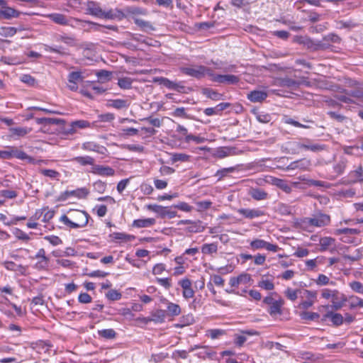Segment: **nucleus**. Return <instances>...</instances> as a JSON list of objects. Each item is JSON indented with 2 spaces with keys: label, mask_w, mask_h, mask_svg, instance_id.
I'll use <instances>...</instances> for the list:
<instances>
[{
  "label": "nucleus",
  "mask_w": 363,
  "mask_h": 363,
  "mask_svg": "<svg viewBox=\"0 0 363 363\" xmlns=\"http://www.w3.org/2000/svg\"><path fill=\"white\" fill-rule=\"evenodd\" d=\"M70 216L72 219L67 216L63 215L60 218V221L71 228L85 227L89 222V216L84 211L74 210L72 211Z\"/></svg>",
  "instance_id": "obj_1"
},
{
  "label": "nucleus",
  "mask_w": 363,
  "mask_h": 363,
  "mask_svg": "<svg viewBox=\"0 0 363 363\" xmlns=\"http://www.w3.org/2000/svg\"><path fill=\"white\" fill-rule=\"evenodd\" d=\"M330 223V216L328 214L318 213L313 216V218H303L301 219L299 225L302 228H308L309 227H324Z\"/></svg>",
  "instance_id": "obj_2"
},
{
  "label": "nucleus",
  "mask_w": 363,
  "mask_h": 363,
  "mask_svg": "<svg viewBox=\"0 0 363 363\" xmlns=\"http://www.w3.org/2000/svg\"><path fill=\"white\" fill-rule=\"evenodd\" d=\"M180 72L187 76L200 79L206 75H212V69L203 65H194L191 67H181Z\"/></svg>",
  "instance_id": "obj_3"
},
{
  "label": "nucleus",
  "mask_w": 363,
  "mask_h": 363,
  "mask_svg": "<svg viewBox=\"0 0 363 363\" xmlns=\"http://www.w3.org/2000/svg\"><path fill=\"white\" fill-rule=\"evenodd\" d=\"M6 150L9 160L17 158L21 160H26L29 164H35V160L33 157L29 156L24 151L16 147L8 146Z\"/></svg>",
  "instance_id": "obj_4"
},
{
  "label": "nucleus",
  "mask_w": 363,
  "mask_h": 363,
  "mask_svg": "<svg viewBox=\"0 0 363 363\" xmlns=\"http://www.w3.org/2000/svg\"><path fill=\"white\" fill-rule=\"evenodd\" d=\"M298 42L313 51L325 50L330 47V43H325L323 40H313L309 38L300 37Z\"/></svg>",
  "instance_id": "obj_5"
},
{
  "label": "nucleus",
  "mask_w": 363,
  "mask_h": 363,
  "mask_svg": "<svg viewBox=\"0 0 363 363\" xmlns=\"http://www.w3.org/2000/svg\"><path fill=\"white\" fill-rule=\"evenodd\" d=\"M304 140L306 142H308V145L306 143H301V141L294 143L295 147L298 150H310L313 152H318L323 150H325L326 148V145L323 144L319 143H313L308 138H305Z\"/></svg>",
  "instance_id": "obj_6"
},
{
  "label": "nucleus",
  "mask_w": 363,
  "mask_h": 363,
  "mask_svg": "<svg viewBox=\"0 0 363 363\" xmlns=\"http://www.w3.org/2000/svg\"><path fill=\"white\" fill-rule=\"evenodd\" d=\"M211 81L220 84H236L239 82L240 78L233 74H216L212 70V75L210 76Z\"/></svg>",
  "instance_id": "obj_7"
},
{
  "label": "nucleus",
  "mask_w": 363,
  "mask_h": 363,
  "mask_svg": "<svg viewBox=\"0 0 363 363\" xmlns=\"http://www.w3.org/2000/svg\"><path fill=\"white\" fill-rule=\"evenodd\" d=\"M147 208L157 213L162 218L168 217L169 218H172L177 216V212L175 211H172L168 207H163L157 204H150L147 206Z\"/></svg>",
  "instance_id": "obj_8"
},
{
  "label": "nucleus",
  "mask_w": 363,
  "mask_h": 363,
  "mask_svg": "<svg viewBox=\"0 0 363 363\" xmlns=\"http://www.w3.org/2000/svg\"><path fill=\"white\" fill-rule=\"evenodd\" d=\"M33 258H43L42 260H38L34 264V268L38 271L47 270L50 263V258L46 256L45 250L43 248L38 250Z\"/></svg>",
  "instance_id": "obj_9"
},
{
  "label": "nucleus",
  "mask_w": 363,
  "mask_h": 363,
  "mask_svg": "<svg viewBox=\"0 0 363 363\" xmlns=\"http://www.w3.org/2000/svg\"><path fill=\"white\" fill-rule=\"evenodd\" d=\"M89 191L86 187L79 188L76 190L72 191H65L62 193L60 196V200L65 201L69 196H75L78 199H85L89 195Z\"/></svg>",
  "instance_id": "obj_10"
},
{
  "label": "nucleus",
  "mask_w": 363,
  "mask_h": 363,
  "mask_svg": "<svg viewBox=\"0 0 363 363\" xmlns=\"http://www.w3.org/2000/svg\"><path fill=\"white\" fill-rule=\"evenodd\" d=\"M91 127V123L85 120H79L72 122L69 125L65 127L64 132L66 134L72 135L74 133L77 128L83 129Z\"/></svg>",
  "instance_id": "obj_11"
},
{
  "label": "nucleus",
  "mask_w": 363,
  "mask_h": 363,
  "mask_svg": "<svg viewBox=\"0 0 363 363\" xmlns=\"http://www.w3.org/2000/svg\"><path fill=\"white\" fill-rule=\"evenodd\" d=\"M126 18V15L124 12L118 9H111L108 11H104L103 12V15L101 18L108 19V20H118L121 21L123 18Z\"/></svg>",
  "instance_id": "obj_12"
},
{
  "label": "nucleus",
  "mask_w": 363,
  "mask_h": 363,
  "mask_svg": "<svg viewBox=\"0 0 363 363\" xmlns=\"http://www.w3.org/2000/svg\"><path fill=\"white\" fill-rule=\"evenodd\" d=\"M86 13L101 18L104 10L100 6V4L96 1H89L86 4Z\"/></svg>",
  "instance_id": "obj_13"
},
{
  "label": "nucleus",
  "mask_w": 363,
  "mask_h": 363,
  "mask_svg": "<svg viewBox=\"0 0 363 363\" xmlns=\"http://www.w3.org/2000/svg\"><path fill=\"white\" fill-rule=\"evenodd\" d=\"M179 285L182 288V296L185 299H189L194 296V291L191 288V281L189 279L185 278L179 281Z\"/></svg>",
  "instance_id": "obj_14"
},
{
  "label": "nucleus",
  "mask_w": 363,
  "mask_h": 363,
  "mask_svg": "<svg viewBox=\"0 0 363 363\" xmlns=\"http://www.w3.org/2000/svg\"><path fill=\"white\" fill-rule=\"evenodd\" d=\"M237 212L248 219H253L264 215V212L259 208H239Z\"/></svg>",
  "instance_id": "obj_15"
},
{
  "label": "nucleus",
  "mask_w": 363,
  "mask_h": 363,
  "mask_svg": "<svg viewBox=\"0 0 363 363\" xmlns=\"http://www.w3.org/2000/svg\"><path fill=\"white\" fill-rule=\"evenodd\" d=\"M91 172L99 176L111 177L115 174V170L109 166L94 165Z\"/></svg>",
  "instance_id": "obj_16"
},
{
  "label": "nucleus",
  "mask_w": 363,
  "mask_h": 363,
  "mask_svg": "<svg viewBox=\"0 0 363 363\" xmlns=\"http://www.w3.org/2000/svg\"><path fill=\"white\" fill-rule=\"evenodd\" d=\"M311 165V162L306 158H303L291 162L286 167L287 170H294L299 169L301 170H306Z\"/></svg>",
  "instance_id": "obj_17"
},
{
  "label": "nucleus",
  "mask_w": 363,
  "mask_h": 363,
  "mask_svg": "<svg viewBox=\"0 0 363 363\" xmlns=\"http://www.w3.org/2000/svg\"><path fill=\"white\" fill-rule=\"evenodd\" d=\"M330 319L331 322L335 326H340L344 322V317L340 313L328 311L322 318V321H325L327 319Z\"/></svg>",
  "instance_id": "obj_18"
},
{
  "label": "nucleus",
  "mask_w": 363,
  "mask_h": 363,
  "mask_svg": "<svg viewBox=\"0 0 363 363\" xmlns=\"http://www.w3.org/2000/svg\"><path fill=\"white\" fill-rule=\"evenodd\" d=\"M284 304V301L282 298H279L273 304L269 306L267 312L272 317H277L282 314L281 308Z\"/></svg>",
  "instance_id": "obj_19"
},
{
  "label": "nucleus",
  "mask_w": 363,
  "mask_h": 363,
  "mask_svg": "<svg viewBox=\"0 0 363 363\" xmlns=\"http://www.w3.org/2000/svg\"><path fill=\"white\" fill-rule=\"evenodd\" d=\"M267 96V93L264 91L254 90L247 94V99L253 103L262 102Z\"/></svg>",
  "instance_id": "obj_20"
},
{
  "label": "nucleus",
  "mask_w": 363,
  "mask_h": 363,
  "mask_svg": "<svg viewBox=\"0 0 363 363\" xmlns=\"http://www.w3.org/2000/svg\"><path fill=\"white\" fill-rule=\"evenodd\" d=\"M46 17L56 24L61 26L69 25V19L67 16L65 14L59 13H52L48 14Z\"/></svg>",
  "instance_id": "obj_21"
},
{
  "label": "nucleus",
  "mask_w": 363,
  "mask_h": 363,
  "mask_svg": "<svg viewBox=\"0 0 363 363\" xmlns=\"http://www.w3.org/2000/svg\"><path fill=\"white\" fill-rule=\"evenodd\" d=\"M3 10V18L11 19L12 18H18L21 15V12L14 9L13 8L7 6V2L5 0V4L0 5Z\"/></svg>",
  "instance_id": "obj_22"
},
{
  "label": "nucleus",
  "mask_w": 363,
  "mask_h": 363,
  "mask_svg": "<svg viewBox=\"0 0 363 363\" xmlns=\"http://www.w3.org/2000/svg\"><path fill=\"white\" fill-rule=\"evenodd\" d=\"M167 313L163 309H156L150 312V318L154 323H163L165 321Z\"/></svg>",
  "instance_id": "obj_23"
},
{
  "label": "nucleus",
  "mask_w": 363,
  "mask_h": 363,
  "mask_svg": "<svg viewBox=\"0 0 363 363\" xmlns=\"http://www.w3.org/2000/svg\"><path fill=\"white\" fill-rule=\"evenodd\" d=\"M271 184L279 188L286 194L291 193L292 189L287 181L277 177H271Z\"/></svg>",
  "instance_id": "obj_24"
},
{
  "label": "nucleus",
  "mask_w": 363,
  "mask_h": 363,
  "mask_svg": "<svg viewBox=\"0 0 363 363\" xmlns=\"http://www.w3.org/2000/svg\"><path fill=\"white\" fill-rule=\"evenodd\" d=\"M155 223L156 220L155 218H141L134 220L132 226L138 228H148L154 225Z\"/></svg>",
  "instance_id": "obj_25"
},
{
  "label": "nucleus",
  "mask_w": 363,
  "mask_h": 363,
  "mask_svg": "<svg viewBox=\"0 0 363 363\" xmlns=\"http://www.w3.org/2000/svg\"><path fill=\"white\" fill-rule=\"evenodd\" d=\"M249 195L256 201L265 200L268 198V194L260 188H251Z\"/></svg>",
  "instance_id": "obj_26"
},
{
  "label": "nucleus",
  "mask_w": 363,
  "mask_h": 363,
  "mask_svg": "<svg viewBox=\"0 0 363 363\" xmlns=\"http://www.w3.org/2000/svg\"><path fill=\"white\" fill-rule=\"evenodd\" d=\"M134 23L143 31L149 32L151 30H155V28L152 26V24L145 20L133 17Z\"/></svg>",
  "instance_id": "obj_27"
},
{
  "label": "nucleus",
  "mask_w": 363,
  "mask_h": 363,
  "mask_svg": "<svg viewBox=\"0 0 363 363\" xmlns=\"http://www.w3.org/2000/svg\"><path fill=\"white\" fill-rule=\"evenodd\" d=\"M130 104V103L128 100L117 99L110 100L108 106L120 110L128 108Z\"/></svg>",
  "instance_id": "obj_28"
},
{
  "label": "nucleus",
  "mask_w": 363,
  "mask_h": 363,
  "mask_svg": "<svg viewBox=\"0 0 363 363\" xmlns=\"http://www.w3.org/2000/svg\"><path fill=\"white\" fill-rule=\"evenodd\" d=\"M167 316L174 317L178 316L182 313V309L179 305L169 302L167 305Z\"/></svg>",
  "instance_id": "obj_29"
},
{
  "label": "nucleus",
  "mask_w": 363,
  "mask_h": 363,
  "mask_svg": "<svg viewBox=\"0 0 363 363\" xmlns=\"http://www.w3.org/2000/svg\"><path fill=\"white\" fill-rule=\"evenodd\" d=\"M202 348L204 349V351L199 352L197 354V357L199 358L203 359L208 358L211 360L216 359L217 354L216 352L211 350L208 346H203Z\"/></svg>",
  "instance_id": "obj_30"
},
{
  "label": "nucleus",
  "mask_w": 363,
  "mask_h": 363,
  "mask_svg": "<svg viewBox=\"0 0 363 363\" xmlns=\"http://www.w3.org/2000/svg\"><path fill=\"white\" fill-rule=\"evenodd\" d=\"M201 93L207 98H209L212 100L218 101L223 99V94L210 88L202 89Z\"/></svg>",
  "instance_id": "obj_31"
},
{
  "label": "nucleus",
  "mask_w": 363,
  "mask_h": 363,
  "mask_svg": "<svg viewBox=\"0 0 363 363\" xmlns=\"http://www.w3.org/2000/svg\"><path fill=\"white\" fill-rule=\"evenodd\" d=\"M38 124H44V125H62L65 123V121L61 118H37Z\"/></svg>",
  "instance_id": "obj_32"
},
{
  "label": "nucleus",
  "mask_w": 363,
  "mask_h": 363,
  "mask_svg": "<svg viewBox=\"0 0 363 363\" xmlns=\"http://www.w3.org/2000/svg\"><path fill=\"white\" fill-rule=\"evenodd\" d=\"M57 40L60 42H62L67 45L74 46L76 44V38L74 35H58L57 36Z\"/></svg>",
  "instance_id": "obj_33"
},
{
  "label": "nucleus",
  "mask_w": 363,
  "mask_h": 363,
  "mask_svg": "<svg viewBox=\"0 0 363 363\" xmlns=\"http://www.w3.org/2000/svg\"><path fill=\"white\" fill-rule=\"evenodd\" d=\"M74 162L82 165H94V159L90 156H79L73 158Z\"/></svg>",
  "instance_id": "obj_34"
},
{
  "label": "nucleus",
  "mask_w": 363,
  "mask_h": 363,
  "mask_svg": "<svg viewBox=\"0 0 363 363\" xmlns=\"http://www.w3.org/2000/svg\"><path fill=\"white\" fill-rule=\"evenodd\" d=\"M30 129L26 127H14L9 128L11 136L23 137L30 132Z\"/></svg>",
  "instance_id": "obj_35"
},
{
  "label": "nucleus",
  "mask_w": 363,
  "mask_h": 363,
  "mask_svg": "<svg viewBox=\"0 0 363 363\" xmlns=\"http://www.w3.org/2000/svg\"><path fill=\"white\" fill-rule=\"evenodd\" d=\"M110 237L113 240H121L124 242H130L135 239L134 235L124 233H113L110 235Z\"/></svg>",
  "instance_id": "obj_36"
},
{
  "label": "nucleus",
  "mask_w": 363,
  "mask_h": 363,
  "mask_svg": "<svg viewBox=\"0 0 363 363\" xmlns=\"http://www.w3.org/2000/svg\"><path fill=\"white\" fill-rule=\"evenodd\" d=\"M155 82H158L160 84L164 86L169 89H175L177 82H173L165 77H157L154 79Z\"/></svg>",
  "instance_id": "obj_37"
},
{
  "label": "nucleus",
  "mask_w": 363,
  "mask_h": 363,
  "mask_svg": "<svg viewBox=\"0 0 363 363\" xmlns=\"http://www.w3.org/2000/svg\"><path fill=\"white\" fill-rule=\"evenodd\" d=\"M133 79L128 77H121L118 80V85L122 89H130L132 88Z\"/></svg>",
  "instance_id": "obj_38"
},
{
  "label": "nucleus",
  "mask_w": 363,
  "mask_h": 363,
  "mask_svg": "<svg viewBox=\"0 0 363 363\" xmlns=\"http://www.w3.org/2000/svg\"><path fill=\"white\" fill-rule=\"evenodd\" d=\"M218 251V244L216 242H213L210 244H204L201 247V252L205 255H211L213 253H216Z\"/></svg>",
  "instance_id": "obj_39"
},
{
  "label": "nucleus",
  "mask_w": 363,
  "mask_h": 363,
  "mask_svg": "<svg viewBox=\"0 0 363 363\" xmlns=\"http://www.w3.org/2000/svg\"><path fill=\"white\" fill-rule=\"evenodd\" d=\"M98 334L101 337L106 340H112L116 337V333L112 328L100 330L98 331Z\"/></svg>",
  "instance_id": "obj_40"
},
{
  "label": "nucleus",
  "mask_w": 363,
  "mask_h": 363,
  "mask_svg": "<svg viewBox=\"0 0 363 363\" xmlns=\"http://www.w3.org/2000/svg\"><path fill=\"white\" fill-rule=\"evenodd\" d=\"M125 11L128 15H133V16L146 15L147 14V11L145 9L140 8V7L134 6L126 7L125 9Z\"/></svg>",
  "instance_id": "obj_41"
},
{
  "label": "nucleus",
  "mask_w": 363,
  "mask_h": 363,
  "mask_svg": "<svg viewBox=\"0 0 363 363\" xmlns=\"http://www.w3.org/2000/svg\"><path fill=\"white\" fill-rule=\"evenodd\" d=\"M357 25L352 20L349 21H337L336 28L339 29L348 28L351 29L356 27Z\"/></svg>",
  "instance_id": "obj_42"
},
{
  "label": "nucleus",
  "mask_w": 363,
  "mask_h": 363,
  "mask_svg": "<svg viewBox=\"0 0 363 363\" xmlns=\"http://www.w3.org/2000/svg\"><path fill=\"white\" fill-rule=\"evenodd\" d=\"M335 240L330 237H324L320 240V251H325L328 247L334 244Z\"/></svg>",
  "instance_id": "obj_43"
},
{
  "label": "nucleus",
  "mask_w": 363,
  "mask_h": 363,
  "mask_svg": "<svg viewBox=\"0 0 363 363\" xmlns=\"http://www.w3.org/2000/svg\"><path fill=\"white\" fill-rule=\"evenodd\" d=\"M303 12H306L307 13V18H305L304 21H310L311 23H316L321 19V15L315 11H306L305 10L303 11Z\"/></svg>",
  "instance_id": "obj_44"
},
{
  "label": "nucleus",
  "mask_w": 363,
  "mask_h": 363,
  "mask_svg": "<svg viewBox=\"0 0 363 363\" xmlns=\"http://www.w3.org/2000/svg\"><path fill=\"white\" fill-rule=\"evenodd\" d=\"M194 323V318L192 314H188L186 315H183L179 319V323L177 325L179 327H184L186 325H190Z\"/></svg>",
  "instance_id": "obj_45"
},
{
  "label": "nucleus",
  "mask_w": 363,
  "mask_h": 363,
  "mask_svg": "<svg viewBox=\"0 0 363 363\" xmlns=\"http://www.w3.org/2000/svg\"><path fill=\"white\" fill-rule=\"evenodd\" d=\"M350 308L354 309L357 307L363 308V299L355 296L350 297Z\"/></svg>",
  "instance_id": "obj_46"
},
{
  "label": "nucleus",
  "mask_w": 363,
  "mask_h": 363,
  "mask_svg": "<svg viewBox=\"0 0 363 363\" xmlns=\"http://www.w3.org/2000/svg\"><path fill=\"white\" fill-rule=\"evenodd\" d=\"M300 317L306 320H315L320 318V315L315 312L303 311L300 313Z\"/></svg>",
  "instance_id": "obj_47"
},
{
  "label": "nucleus",
  "mask_w": 363,
  "mask_h": 363,
  "mask_svg": "<svg viewBox=\"0 0 363 363\" xmlns=\"http://www.w3.org/2000/svg\"><path fill=\"white\" fill-rule=\"evenodd\" d=\"M360 233V231L355 228H344L340 229H337L335 230V235H339L342 234L345 235H357Z\"/></svg>",
  "instance_id": "obj_48"
},
{
  "label": "nucleus",
  "mask_w": 363,
  "mask_h": 363,
  "mask_svg": "<svg viewBox=\"0 0 363 363\" xmlns=\"http://www.w3.org/2000/svg\"><path fill=\"white\" fill-rule=\"evenodd\" d=\"M17 32L14 27H1L0 28V35L4 37H12Z\"/></svg>",
  "instance_id": "obj_49"
},
{
  "label": "nucleus",
  "mask_w": 363,
  "mask_h": 363,
  "mask_svg": "<svg viewBox=\"0 0 363 363\" xmlns=\"http://www.w3.org/2000/svg\"><path fill=\"white\" fill-rule=\"evenodd\" d=\"M83 76L80 72H72L68 75V82L79 83L83 81Z\"/></svg>",
  "instance_id": "obj_50"
},
{
  "label": "nucleus",
  "mask_w": 363,
  "mask_h": 363,
  "mask_svg": "<svg viewBox=\"0 0 363 363\" xmlns=\"http://www.w3.org/2000/svg\"><path fill=\"white\" fill-rule=\"evenodd\" d=\"M257 286L263 289L271 291L274 289V284L272 280L262 279L258 282Z\"/></svg>",
  "instance_id": "obj_51"
},
{
  "label": "nucleus",
  "mask_w": 363,
  "mask_h": 363,
  "mask_svg": "<svg viewBox=\"0 0 363 363\" xmlns=\"http://www.w3.org/2000/svg\"><path fill=\"white\" fill-rule=\"evenodd\" d=\"M106 297L110 301H118L121 298L122 294L116 289H111L106 294Z\"/></svg>",
  "instance_id": "obj_52"
},
{
  "label": "nucleus",
  "mask_w": 363,
  "mask_h": 363,
  "mask_svg": "<svg viewBox=\"0 0 363 363\" xmlns=\"http://www.w3.org/2000/svg\"><path fill=\"white\" fill-rule=\"evenodd\" d=\"M13 235H15V237L17 239L25 241V242H28V240H30V238L29 237V235L19 228H16L13 230Z\"/></svg>",
  "instance_id": "obj_53"
},
{
  "label": "nucleus",
  "mask_w": 363,
  "mask_h": 363,
  "mask_svg": "<svg viewBox=\"0 0 363 363\" xmlns=\"http://www.w3.org/2000/svg\"><path fill=\"white\" fill-rule=\"evenodd\" d=\"M349 286L353 291L363 294V284L360 281H351L349 283Z\"/></svg>",
  "instance_id": "obj_54"
},
{
  "label": "nucleus",
  "mask_w": 363,
  "mask_h": 363,
  "mask_svg": "<svg viewBox=\"0 0 363 363\" xmlns=\"http://www.w3.org/2000/svg\"><path fill=\"white\" fill-rule=\"evenodd\" d=\"M323 42L329 43L330 42L338 43L340 42L341 38L335 33H329L323 38Z\"/></svg>",
  "instance_id": "obj_55"
},
{
  "label": "nucleus",
  "mask_w": 363,
  "mask_h": 363,
  "mask_svg": "<svg viewBox=\"0 0 363 363\" xmlns=\"http://www.w3.org/2000/svg\"><path fill=\"white\" fill-rule=\"evenodd\" d=\"M235 167H228L219 169L217 171L216 176L218 177V180H220L224 177H225L228 174L232 173L235 172Z\"/></svg>",
  "instance_id": "obj_56"
},
{
  "label": "nucleus",
  "mask_w": 363,
  "mask_h": 363,
  "mask_svg": "<svg viewBox=\"0 0 363 363\" xmlns=\"http://www.w3.org/2000/svg\"><path fill=\"white\" fill-rule=\"evenodd\" d=\"M206 140V138L203 137L194 135L191 134L186 135V138H185V141L186 143H189L190 141H194L196 144L203 143Z\"/></svg>",
  "instance_id": "obj_57"
},
{
  "label": "nucleus",
  "mask_w": 363,
  "mask_h": 363,
  "mask_svg": "<svg viewBox=\"0 0 363 363\" xmlns=\"http://www.w3.org/2000/svg\"><path fill=\"white\" fill-rule=\"evenodd\" d=\"M207 333H208L207 335L211 339H216L218 337L225 334V330H221V329H211V330H208Z\"/></svg>",
  "instance_id": "obj_58"
},
{
  "label": "nucleus",
  "mask_w": 363,
  "mask_h": 363,
  "mask_svg": "<svg viewBox=\"0 0 363 363\" xmlns=\"http://www.w3.org/2000/svg\"><path fill=\"white\" fill-rule=\"evenodd\" d=\"M266 241L261 239H255L250 242V247L253 250H259L264 247Z\"/></svg>",
  "instance_id": "obj_59"
},
{
  "label": "nucleus",
  "mask_w": 363,
  "mask_h": 363,
  "mask_svg": "<svg viewBox=\"0 0 363 363\" xmlns=\"http://www.w3.org/2000/svg\"><path fill=\"white\" fill-rule=\"evenodd\" d=\"M40 174L45 177L50 178H56L60 175V173L54 169H43L40 170Z\"/></svg>",
  "instance_id": "obj_60"
},
{
  "label": "nucleus",
  "mask_w": 363,
  "mask_h": 363,
  "mask_svg": "<svg viewBox=\"0 0 363 363\" xmlns=\"http://www.w3.org/2000/svg\"><path fill=\"white\" fill-rule=\"evenodd\" d=\"M174 90L179 93L188 94L192 91V88L189 86H185L182 84V82H177Z\"/></svg>",
  "instance_id": "obj_61"
},
{
  "label": "nucleus",
  "mask_w": 363,
  "mask_h": 363,
  "mask_svg": "<svg viewBox=\"0 0 363 363\" xmlns=\"http://www.w3.org/2000/svg\"><path fill=\"white\" fill-rule=\"evenodd\" d=\"M44 239L48 240L53 246H57L62 244V240L56 235H48L44 237Z\"/></svg>",
  "instance_id": "obj_62"
},
{
  "label": "nucleus",
  "mask_w": 363,
  "mask_h": 363,
  "mask_svg": "<svg viewBox=\"0 0 363 363\" xmlns=\"http://www.w3.org/2000/svg\"><path fill=\"white\" fill-rule=\"evenodd\" d=\"M189 159V156L184 154V153H176L174 154L172 157V160L173 162H176L178 161L181 162H186Z\"/></svg>",
  "instance_id": "obj_63"
},
{
  "label": "nucleus",
  "mask_w": 363,
  "mask_h": 363,
  "mask_svg": "<svg viewBox=\"0 0 363 363\" xmlns=\"http://www.w3.org/2000/svg\"><path fill=\"white\" fill-rule=\"evenodd\" d=\"M21 82L29 85L34 86L36 83L35 79L30 76V74H23L21 77Z\"/></svg>",
  "instance_id": "obj_64"
}]
</instances>
